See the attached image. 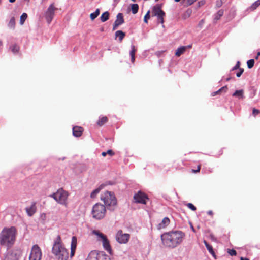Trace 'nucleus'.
Segmentation results:
<instances>
[{
  "label": "nucleus",
  "mask_w": 260,
  "mask_h": 260,
  "mask_svg": "<svg viewBox=\"0 0 260 260\" xmlns=\"http://www.w3.org/2000/svg\"><path fill=\"white\" fill-rule=\"evenodd\" d=\"M243 93L244 91L243 89L236 90L232 95L233 96L238 97L239 98H243Z\"/></svg>",
  "instance_id": "25"
},
{
  "label": "nucleus",
  "mask_w": 260,
  "mask_h": 260,
  "mask_svg": "<svg viewBox=\"0 0 260 260\" xmlns=\"http://www.w3.org/2000/svg\"><path fill=\"white\" fill-rule=\"evenodd\" d=\"M100 12L99 9H97L94 12L91 13L90 17L91 20H94L99 15Z\"/></svg>",
  "instance_id": "27"
},
{
  "label": "nucleus",
  "mask_w": 260,
  "mask_h": 260,
  "mask_svg": "<svg viewBox=\"0 0 260 260\" xmlns=\"http://www.w3.org/2000/svg\"><path fill=\"white\" fill-rule=\"evenodd\" d=\"M223 13L224 11L222 9L219 10L214 15V21H217V20H219L220 18L223 16Z\"/></svg>",
  "instance_id": "23"
},
{
  "label": "nucleus",
  "mask_w": 260,
  "mask_h": 260,
  "mask_svg": "<svg viewBox=\"0 0 260 260\" xmlns=\"http://www.w3.org/2000/svg\"><path fill=\"white\" fill-rule=\"evenodd\" d=\"M155 1H158V0H155Z\"/></svg>",
  "instance_id": "60"
},
{
  "label": "nucleus",
  "mask_w": 260,
  "mask_h": 260,
  "mask_svg": "<svg viewBox=\"0 0 260 260\" xmlns=\"http://www.w3.org/2000/svg\"><path fill=\"white\" fill-rule=\"evenodd\" d=\"M228 90V87L226 86H223L221 87L220 89H219L218 90L215 92H213L212 93L211 95L213 96H214L217 94H219L221 93V92H226Z\"/></svg>",
  "instance_id": "24"
},
{
  "label": "nucleus",
  "mask_w": 260,
  "mask_h": 260,
  "mask_svg": "<svg viewBox=\"0 0 260 260\" xmlns=\"http://www.w3.org/2000/svg\"><path fill=\"white\" fill-rule=\"evenodd\" d=\"M259 55H260V52H258L257 53V56H256V57H255V59H258V56H259Z\"/></svg>",
  "instance_id": "51"
},
{
  "label": "nucleus",
  "mask_w": 260,
  "mask_h": 260,
  "mask_svg": "<svg viewBox=\"0 0 260 260\" xmlns=\"http://www.w3.org/2000/svg\"><path fill=\"white\" fill-rule=\"evenodd\" d=\"M83 132V127L78 126H75L73 128V135L76 137H79L82 136Z\"/></svg>",
  "instance_id": "17"
},
{
  "label": "nucleus",
  "mask_w": 260,
  "mask_h": 260,
  "mask_svg": "<svg viewBox=\"0 0 260 260\" xmlns=\"http://www.w3.org/2000/svg\"><path fill=\"white\" fill-rule=\"evenodd\" d=\"M12 51H13V52L14 53H16V52H18V50H15V49H13V50H12Z\"/></svg>",
  "instance_id": "54"
},
{
  "label": "nucleus",
  "mask_w": 260,
  "mask_h": 260,
  "mask_svg": "<svg viewBox=\"0 0 260 260\" xmlns=\"http://www.w3.org/2000/svg\"><path fill=\"white\" fill-rule=\"evenodd\" d=\"M106 213L105 205L99 203L95 204L92 207L91 214L93 218L101 220L104 218Z\"/></svg>",
  "instance_id": "6"
},
{
  "label": "nucleus",
  "mask_w": 260,
  "mask_h": 260,
  "mask_svg": "<svg viewBox=\"0 0 260 260\" xmlns=\"http://www.w3.org/2000/svg\"><path fill=\"white\" fill-rule=\"evenodd\" d=\"M77 245V239L76 236H73L72 238V241L71 244V252L70 257H73L75 253Z\"/></svg>",
  "instance_id": "14"
},
{
  "label": "nucleus",
  "mask_w": 260,
  "mask_h": 260,
  "mask_svg": "<svg viewBox=\"0 0 260 260\" xmlns=\"http://www.w3.org/2000/svg\"><path fill=\"white\" fill-rule=\"evenodd\" d=\"M15 20L14 17H12L9 22L8 26L12 29L15 28Z\"/></svg>",
  "instance_id": "29"
},
{
  "label": "nucleus",
  "mask_w": 260,
  "mask_h": 260,
  "mask_svg": "<svg viewBox=\"0 0 260 260\" xmlns=\"http://www.w3.org/2000/svg\"><path fill=\"white\" fill-rule=\"evenodd\" d=\"M134 199L136 203L146 204V201L148 200V198L146 194L140 191L134 195Z\"/></svg>",
  "instance_id": "12"
},
{
  "label": "nucleus",
  "mask_w": 260,
  "mask_h": 260,
  "mask_svg": "<svg viewBox=\"0 0 260 260\" xmlns=\"http://www.w3.org/2000/svg\"><path fill=\"white\" fill-rule=\"evenodd\" d=\"M101 187H99L97 189H95V190H94L91 193V194H90V197L91 198H94L100 192L101 189Z\"/></svg>",
  "instance_id": "31"
},
{
  "label": "nucleus",
  "mask_w": 260,
  "mask_h": 260,
  "mask_svg": "<svg viewBox=\"0 0 260 260\" xmlns=\"http://www.w3.org/2000/svg\"><path fill=\"white\" fill-rule=\"evenodd\" d=\"M17 233L14 226L4 228L0 233V245L8 248L11 247L16 241Z\"/></svg>",
  "instance_id": "2"
},
{
  "label": "nucleus",
  "mask_w": 260,
  "mask_h": 260,
  "mask_svg": "<svg viewBox=\"0 0 260 260\" xmlns=\"http://www.w3.org/2000/svg\"><path fill=\"white\" fill-rule=\"evenodd\" d=\"M136 50H132L129 53L130 56L131 57V61L133 63L135 61V55Z\"/></svg>",
  "instance_id": "34"
},
{
  "label": "nucleus",
  "mask_w": 260,
  "mask_h": 260,
  "mask_svg": "<svg viewBox=\"0 0 260 260\" xmlns=\"http://www.w3.org/2000/svg\"><path fill=\"white\" fill-rule=\"evenodd\" d=\"M240 260H249V259L247 258H244L243 257H241L240 258Z\"/></svg>",
  "instance_id": "52"
},
{
  "label": "nucleus",
  "mask_w": 260,
  "mask_h": 260,
  "mask_svg": "<svg viewBox=\"0 0 260 260\" xmlns=\"http://www.w3.org/2000/svg\"><path fill=\"white\" fill-rule=\"evenodd\" d=\"M150 10L148 11L147 13L145 14L144 18V21L145 23H148V20L150 19Z\"/></svg>",
  "instance_id": "36"
},
{
  "label": "nucleus",
  "mask_w": 260,
  "mask_h": 260,
  "mask_svg": "<svg viewBox=\"0 0 260 260\" xmlns=\"http://www.w3.org/2000/svg\"><path fill=\"white\" fill-rule=\"evenodd\" d=\"M178 49H186V47H185V46H181V47L178 48Z\"/></svg>",
  "instance_id": "53"
},
{
  "label": "nucleus",
  "mask_w": 260,
  "mask_h": 260,
  "mask_svg": "<svg viewBox=\"0 0 260 260\" xmlns=\"http://www.w3.org/2000/svg\"><path fill=\"white\" fill-rule=\"evenodd\" d=\"M185 234L181 231L176 230L165 232L161 235L162 245L167 248L173 249L183 242Z\"/></svg>",
  "instance_id": "1"
},
{
  "label": "nucleus",
  "mask_w": 260,
  "mask_h": 260,
  "mask_svg": "<svg viewBox=\"0 0 260 260\" xmlns=\"http://www.w3.org/2000/svg\"><path fill=\"white\" fill-rule=\"evenodd\" d=\"M102 31L104 30V29L103 28H102L101 30Z\"/></svg>",
  "instance_id": "58"
},
{
  "label": "nucleus",
  "mask_w": 260,
  "mask_h": 260,
  "mask_svg": "<svg viewBox=\"0 0 260 260\" xmlns=\"http://www.w3.org/2000/svg\"><path fill=\"white\" fill-rule=\"evenodd\" d=\"M133 2H135L136 0H132Z\"/></svg>",
  "instance_id": "59"
},
{
  "label": "nucleus",
  "mask_w": 260,
  "mask_h": 260,
  "mask_svg": "<svg viewBox=\"0 0 260 260\" xmlns=\"http://www.w3.org/2000/svg\"><path fill=\"white\" fill-rule=\"evenodd\" d=\"M208 214L209 215H211V216H212V215H213V213L212 211H211V210H210V211H209L208 212Z\"/></svg>",
  "instance_id": "49"
},
{
  "label": "nucleus",
  "mask_w": 260,
  "mask_h": 260,
  "mask_svg": "<svg viewBox=\"0 0 260 260\" xmlns=\"http://www.w3.org/2000/svg\"><path fill=\"white\" fill-rule=\"evenodd\" d=\"M124 20L123 18L122 13H119L116 16V19L113 25V30H114L117 28V27L124 23Z\"/></svg>",
  "instance_id": "13"
},
{
  "label": "nucleus",
  "mask_w": 260,
  "mask_h": 260,
  "mask_svg": "<svg viewBox=\"0 0 260 260\" xmlns=\"http://www.w3.org/2000/svg\"><path fill=\"white\" fill-rule=\"evenodd\" d=\"M27 14L25 13H23L20 17V24L23 25L24 24L25 21L27 19Z\"/></svg>",
  "instance_id": "30"
},
{
  "label": "nucleus",
  "mask_w": 260,
  "mask_h": 260,
  "mask_svg": "<svg viewBox=\"0 0 260 260\" xmlns=\"http://www.w3.org/2000/svg\"><path fill=\"white\" fill-rule=\"evenodd\" d=\"M116 241L120 244H126L129 241L130 235L129 234L123 233L121 230L117 231L116 234Z\"/></svg>",
  "instance_id": "10"
},
{
  "label": "nucleus",
  "mask_w": 260,
  "mask_h": 260,
  "mask_svg": "<svg viewBox=\"0 0 260 260\" xmlns=\"http://www.w3.org/2000/svg\"><path fill=\"white\" fill-rule=\"evenodd\" d=\"M247 67L248 68L251 69L252 68L254 64V59H250L247 61Z\"/></svg>",
  "instance_id": "35"
},
{
  "label": "nucleus",
  "mask_w": 260,
  "mask_h": 260,
  "mask_svg": "<svg viewBox=\"0 0 260 260\" xmlns=\"http://www.w3.org/2000/svg\"><path fill=\"white\" fill-rule=\"evenodd\" d=\"M101 199L109 210H114L117 205V200L113 193L107 191L101 195Z\"/></svg>",
  "instance_id": "4"
},
{
  "label": "nucleus",
  "mask_w": 260,
  "mask_h": 260,
  "mask_svg": "<svg viewBox=\"0 0 260 260\" xmlns=\"http://www.w3.org/2000/svg\"><path fill=\"white\" fill-rule=\"evenodd\" d=\"M52 253L57 260H68V250L62 243L60 235H58L54 242Z\"/></svg>",
  "instance_id": "3"
},
{
  "label": "nucleus",
  "mask_w": 260,
  "mask_h": 260,
  "mask_svg": "<svg viewBox=\"0 0 260 260\" xmlns=\"http://www.w3.org/2000/svg\"><path fill=\"white\" fill-rule=\"evenodd\" d=\"M5 260H8L7 259H5Z\"/></svg>",
  "instance_id": "61"
},
{
  "label": "nucleus",
  "mask_w": 260,
  "mask_h": 260,
  "mask_svg": "<svg viewBox=\"0 0 260 260\" xmlns=\"http://www.w3.org/2000/svg\"><path fill=\"white\" fill-rule=\"evenodd\" d=\"M164 13L165 12L161 9V6L160 5L157 4L152 8V16H157L158 15H160V14L164 15Z\"/></svg>",
  "instance_id": "15"
},
{
  "label": "nucleus",
  "mask_w": 260,
  "mask_h": 260,
  "mask_svg": "<svg viewBox=\"0 0 260 260\" xmlns=\"http://www.w3.org/2000/svg\"><path fill=\"white\" fill-rule=\"evenodd\" d=\"M222 0H217L216 2V6L217 7V8H219L220 7H221V6L222 5Z\"/></svg>",
  "instance_id": "41"
},
{
  "label": "nucleus",
  "mask_w": 260,
  "mask_h": 260,
  "mask_svg": "<svg viewBox=\"0 0 260 260\" xmlns=\"http://www.w3.org/2000/svg\"><path fill=\"white\" fill-rule=\"evenodd\" d=\"M92 234L96 236L98 241L102 242L104 249L111 253L112 249L107 236L98 230L93 231Z\"/></svg>",
  "instance_id": "7"
},
{
  "label": "nucleus",
  "mask_w": 260,
  "mask_h": 260,
  "mask_svg": "<svg viewBox=\"0 0 260 260\" xmlns=\"http://www.w3.org/2000/svg\"><path fill=\"white\" fill-rule=\"evenodd\" d=\"M108 119L106 116H102L100 117L97 121V124L99 126H102L108 122Z\"/></svg>",
  "instance_id": "20"
},
{
  "label": "nucleus",
  "mask_w": 260,
  "mask_h": 260,
  "mask_svg": "<svg viewBox=\"0 0 260 260\" xmlns=\"http://www.w3.org/2000/svg\"><path fill=\"white\" fill-rule=\"evenodd\" d=\"M230 79H231V78H228L226 79V81H229V80H230Z\"/></svg>",
  "instance_id": "56"
},
{
  "label": "nucleus",
  "mask_w": 260,
  "mask_h": 260,
  "mask_svg": "<svg viewBox=\"0 0 260 260\" xmlns=\"http://www.w3.org/2000/svg\"><path fill=\"white\" fill-rule=\"evenodd\" d=\"M180 1V0H175V2H179Z\"/></svg>",
  "instance_id": "57"
},
{
  "label": "nucleus",
  "mask_w": 260,
  "mask_h": 260,
  "mask_svg": "<svg viewBox=\"0 0 260 260\" xmlns=\"http://www.w3.org/2000/svg\"><path fill=\"white\" fill-rule=\"evenodd\" d=\"M260 111L258 109L254 108L252 110V114L254 116H256L257 115L259 114Z\"/></svg>",
  "instance_id": "40"
},
{
  "label": "nucleus",
  "mask_w": 260,
  "mask_h": 260,
  "mask_svg": "<svg viewBox=\"0 0 260 260\" xmlns=\"http://www.w3.org/2000/svg\"><path fill=\"white\" fill-rule=\"evenodd\" d=\"M109 18V13L108 11L103 13L100 17L101 21L104 22L108 20Z\"/></svg>",
  "instance_id": "21"
},
{
  "label": "nucleus",
  "mask_w": 260,
  "mask_h": 260,
  "mask_svg": "<svg viewBox=\"0 0 260 260\" xmlns=\"http://www.w3.org/2000/svg\"><path fill=\"white\" fill-rule=\"evenodd\" d=\"M41 257L42 252L40 248L38 245H34L29 255V260H41Z\"/></svg>",
  "instance_id": "9"
},
{
  "label": "nucleus",
  "mask_w": 260,
  "mask_h": 260,
  "mask_svg": "<svg viewBox=\"0 0 260 260\" xmlns=\"http://www.w3.org/2000/svg\"><path fill=\"white\" fill-rule=\"evenodd\" d=\"M260 5V0H257L250 7L251 10L256 9Z\"/></svg>",
  "instance_id": "32"
},
{
  "label": "nucleus",
  "mask_w": 260,
  "mask_h": 260,
  "mask_svg": "<svg viewBox=\"0 0 260 260\" xmlns=\"http://www.w3.org/2000/svg\"><path fill=\"white\" fill-rule=\"evenodd\" d=\"M185 50H177V51L175 53V55L177 56H180L181 54H182Z\"/></svg>",
  "instance_id": "39"
},
{
  "label": "nucleus",
  "mask_w": 260,
  "mask_h": 260,
  "mask_svg": "<svg viewBox=\"0 0 260 260\" xmlns=\"http://www.w3.org/2000/svg\"><path fill=\"white\" fill-rule=\"evenodd\" d=\"M190 228H191V229L192 231L193 232H194V233H195V232H196L195 229H194V227H193V225H192L191 223H190Z\"/></svg>",
  "instance_id": "48"
},
{
  "label": "nucleus",
  "mask_w": 260,
  "mask_h": 260,
  "mask_svg": "<svg viewBox=\"0 0 260 260\" xmlns=\"http://www.w3.org/2000/svg\"><path fill=\"white\" fill-rule=\"evenodd\" d=\"M86 260H111L110 257L103 251H91Z\"/></svg>",
  "instance_id": "8"
},
{
  "label": "nucleus",
  "mask_w": 260,
  "mask_h": 260,
  "mask_svg": "<svg viewBox=\"0 0 260 260\" xmlns=\"http://www.w3.org/2000/svg\"><path fill=\"white\" fill-rule=\"evenodd\" d=\"M26 212L29 216H32L36 212L37 208L36 203H33L29 207H26Z\"/></svg>",
  "instance_id": "18"
},
{
  "label": "nucleus",
  "mask_w": 260,
  "mask_h": 260,
  "mask_svg": "<svg viewBox=\"0 0 260 260\" xmlns=\"http://www.w3.org/2000/svg\"><path fill=\"white\" fill-rule=\"evenodd\" d=\"M187 206L192 211H195L196 210V207L192 203H188L187 204Z\"/></svg>",
  "instance_id": "38"
},
{
  "label": "nucleus",
  "mask_w": 260,
  "mask_h": 260,
  "mask_svg": "<svg viewBox=\"0 0 260 260\" xmlns=\"http://www.w3.org/2000/svg\"><path fill=\"white\" fill-rule=\"evenodd\" d=\"M107 155V153H106V152H103L102 153V155L103 156V157H105Z\"/></svg>",
  "instance_id": "50"
},
{
  "label": "nucleus",
  "mask_w": 260,
  "mask_h": 260,
  "mask_svg": "<svg viewBox=\"0 0 260 260\" xmlns=\"http://www.w3.org/2000/svg\"><path fill=\"white\" fill-rule=\"evenodd\" d=\"M205 4V0H202L198 3V7H200L203 5H204Z\"/></svg>",
  "instance_id": "46"
},
{
  "label": "nucleus",
  "mask_w": 260,
  "mask_h": 260,
  "mask_svg": "<svg viewBox=\"0 0 260 260\" xmlns=\"http://www.w3.org/2000/svg\"><path fill=\"white\" fill-rule=\"evenodd\" d=\"M125 34L121 30H117L115 32V36L118 38L119 40L121 41L125 37Z\"/></svg>",
  "instance_id": "26"
},
{
  "label": "nucleus",
  "mask_w": 260,
  "mask_h": 260,
  "mask_svg": "<svg viewBox=\"0 0 260 260\" xmlns=\"http://www.w3.org/2000/svg\"><path fill=\"white\" fill-rule=\"evenodd\" d=\"M240 63L239 61H238L236 64L232 68V71L237 70L238 69H240Z\"/></svg>",
  "instance_id": "45"
},
{
  "label": "nucleus",
  "mask_w": 260,
  "mask_h": 260,
  "mask_svg": "<svg viewBox=\"0 0 260 260\" xmlns=\"http://www.w3.org/2000/svg\"><path fill=\"white\" fill-rule=\"evenodd\" d=\"M204 243L210 253L214 257L216 258V255L213 250L212 246L210 245L206 240L204 241Z\"/></svg>",
  "instance_id": "19"
},
{
  "label": "nucleus",
  "mask_w": 260,
  "mask_h": 260,
  "mask_svg": "<svg viewBox=\"0 0 260 260\" xmlns=\"http://www.w3.org/2000/svg\"><path fill=\"white\" fill-rule=\"evenodd\" d=\"M69 196V194L67 191L62 188H60L56 192L51 194L50 197L53 198L57 203L67 207Z\"/></svg>",
  "instance_id": "5"
},
{
  "label": "nucleus",
  "mask_w": 260,
  "mask_h": 260,
  "mask_svg": "<svg viewBox=\"0 0 260 260\" xmlns=\"http://www.w3.org/2000/svg\"><path fill=\"white\" fill-rule=\"evenodd\" d=\"M170 223V220L168 217H165L162 219L161 222L157 225V229L159 230L166 228Z\"/></svg>",
  "instance_id": "16"
},
{
  "label": "nucleus",
  "mask_w": 260,
  "mask_h": 260,
  "mask_svg": "<svg viewBox=\"0 0 260 260\" xmlns=\"http://www.w3.org/2000/svg\"><path fill=\"white\" fill-rule=\"evenodd\" d=\"M131 10L133 14H136L139 10V5L137 4H131Z\"/></svg>",
  "instance_id": "28"
},
{
  "label": "nucleus",
  "mask_w": 260,
  "mask_h": 260,
  "mask_svg": "<svg viewBox=\"0 0 260 260\" xmlns=\"http://www.w3.org/2000/svg\"><path fill=\"white\" fill-rule=\"evenodd\" d=\"M228 253L231 256H235L237 254L236 251L233 249H228Z\"/></svg>",
  "instance_id": "37"
},
{
  "label": "nucleus",
  "mask_w": 260,
  "mask_h": 260,
  "mask_svg": "<svg viewBox=\"0 0 260 260\" xmlns=\"http://www.w3.org/2000/svg\"><path fill=\"white\" fill-rule=\"evenodd\" d=\"M197 0H187L186 1V6H190L193 4Z\"/></svg>",
  "instance_id": "44"
},
{
  "label": "nucleus",
  "mask_w": 260,
  "mask_h": 260,
  "mask_svg": "<svg viewBox=\"0 0 260 260\" xmlns=\"http://www.w3.org/2000/svg\"><path fill=\"white\" fill-rule=\"evenodd\" d=\"M107 155H109L111 156H113L114 155V152L112 150L109 149L106 152Z\"/></svg>",
  "instance_id": "47"
},
{
  "label": "nucleus",
  "mask_w": 260,
  "mask_h": 260,
  "mask_svg": "<svg viewBox=\"0 0 260 260\" xmlns=\"http://www.w3.org/2000/svg\"><path fill=\"white\" fill-rule=\"evenodd\" d=\"M200 169H201V165H199L198 166L197 169L196 170H194V169H192L191 170V172L193 173H199L200 172Z\"/></svg>",
  "instance_id": "42"
},
{
  "label": "nucleus",
  "mask_w": 260,
  "mask_h": 260,
  "mask_svg": "<svg viewBox=\"0 0 260 260\" xmlns=\"http://www.w3.org/2000/svg\"><path fill=\"white\" fill-rule=\"evenodd\" d=\"M56 10V8L54 7V4H52L49 6L45 12V17L48 24L52 21Z\"/></svg>",
  "instance_id": "11"
},
{
  "label": "nucleus",
  "mask_w": 260,
  "mask_h": 260,
  "mask_svg": "<svg viewBox=\"0 0 260 260\" xmlns=\"http://www.w3.org/2000/svg\"><path fill=\"white\" fill-rule=\"evenodd\" d=\"M160 15H158L157 17V20L158 21L161 23L162 24L164 23V17L166 15L165 13H164V15L160 14Z\"/></svg>",
  "instance_id": "33"
},
{
  "label": "nucleus",
  "mask_w": 260,
  "mask_h": 260,
  "mask_svg": "<svg viewBox=\"0 0 260 260\" xmlns=\"http://www.w3.org/2000/svg\"><path fill=\"white\" fill-rule=\"evenodd\" d=\"M16 0H9L10 3H14Z\"/></svg>",
  "instance_id": "55"
},
{
  "label": "nucleus",
  "mask_w": 260,
  "mask_h": 260,
  "mask_svg": "<svg viewBox=\"0 0 260 260\" xmlns=\"http://www.w3.org/2000/svg\"><path fill=\"white\" fill-rule=\"evenodd\" d=\"M243 72H244V69L240 68L239 71L238 73H237V74H236V76L238 77H240L241 76V75L242 74V73H243Z\"/></svg>",
  "instance_id": "43"
},
{
  "label": "nucleus",
  "mask_w": 260,
  "mask_h": 260,
  "mask_svg": "<svg viewBox=\"0 0 260 260\" xmlns=\"http://www.w3.org/2000/svg\"><path fill=\"white\" fill-rule=\"evenodd\" d=\"M192 10L191 9H187L185 12L182 14V18L184 20L189 18L192 14Z\"/></svg>",
  "instance_id": "22"
}]
</instances>
